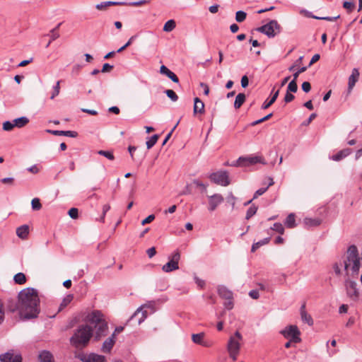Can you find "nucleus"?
I'll list each match as a JSON object with an SVG mask.
<instances>
[{
    "instance_id": "obj_1",
    "label": "nucleus",
    "mask_w": 362,
    "mask_h": 362,
    "mask_svg": "<svg viewBox=\"0 0 362 362\" xmlns=\"http://www.w3.org/2000/svg\"><path fill=\"white\" fill-rule=\"evenodd\" d=\"M18 304L10 306V311L18 310L22 319L30 320L37 317L40 313V298L38 292L33 288H25L18 296Z\"/></svg>"
},
{
    "instance_id": "obj_2",
    "label": "nucleus",
    "mask_w": 362,
    "mask_h": 362,
    "mask_svg": "<svg viewBox=\"0 0 362 362\" xmlns=\"http://www.w3.org/2000/svg\"><path fill=\"white\" fill-rule=\"evenodd\" d=\"M86 322L93 325L95 328L93 332L94 341H98L108 333V325L100 310H93L85 318Z\"/></svg>"
},
{
    "instance_id": "obj_3",
    "label": "nucleus",
    "mask_w": 362,
    "mask_h": 362,
    "mask_svg": "<svg viewBox=\"0 0 362 362\" xmlns=\"http://www.w3.org/2000/svg\"><path fill=\"white\" fill-rule=\"evenodd\" d=\"M93 336V327L88 324H82L75 329L70 338V343L76 349H83L88 345Z\"/></svg>"
},
{
    "instance_id": "obj_4",
    "label": "nucleus",
    "mask_w": 362,
    "mask_h": 362,
    "mask_svg": "<svg viewBox=\"0 0 362 362\" xmlns=\"http://www.w3.org/2000/svg\"><path fill=\"white\" fill-rule=\"evenodd\" d=\"M346 275L358 276L361 266L360 257L356 246L349 247L346 259L343 261Z\"/></svg>"
},
{
    "instance_id": "obj_5",
    "label": "nucleus",
    "mask_w": 362,
    "mask_h": 362,
    "mask_svg": "<svg viewBox=\"0 0 362 362\" xmlns=\"http://www.w3.org/2000/svg\"><path fill=\"white\" fill-rule=\"evenodd\" d=\"M243 336L239 331H236L234 335L230 337L227 344V351L233 361H235L240 352Z\"/></svg>"
},
{
    "instance_id": "obj_6",
    "label": "nucleus",
    "mask_w": 362,
    "mask_h": 362,
    "mask_svg": "<svg viewBox=\"0 0 362 362\" xmlns=\"http://www.w3.org/2000/svg\"><path fill=\"white\" fill-rule=\"evenodd\" d=\"M257 30L264 33L268 37H274L281 33V28L276 20H272L268 23L258 28Z\"/></svg>"
},
{
    "instance_id": "obj_7",
    "label": "nucleus",
    "mask_w": 362,
    "mask_h": 362,
    "mask_svg": "<svg viewBox=\"0 0 362 362\" xmlns=\"http://www.w3.org/2000/svg\"><path fill=\"white\" fill-rule=\"evenodd\" d=\"M257 163L265 165L266 162L263 157L260 156H241L232 165L234 166H250Z\"/></svg>"
},
{
    "instance_id": "obj_8",
    "label": "nucleus",
    "mask_w": 362,
    "mask_h": 362,
    "mask_svg": "<svg viewBox=\"0 0 362 362\" xmlns=\"http://www.w3.org/2000/svg\"><path fill=\"white\" fill-rule=\"evenodd\" d=\"M286 339H291L293 343H299L301 341L300 337V332L296 325H289L286 327L284 329L280 331Z\"/></svg>"
},
{
    "instance_id": "obj_9",
    "label": "nucleus",
    "mask_w": 362,
    "mask_h": 362,
    "mask_svg": "<svg viewBox=\"0 0 362 362\" xmlns=\"http://www.w3.org/2000/svg\"><path fill=\"white\" fill-rule=\"evenodd\" d=\"M209 179L214 183L221 185L228 186L230 185L228 174L226 170H220L209 175Z\"/></svg>"
},
{
    "instance_id": "obj_10",
    "label": "nucleus",
    "mask_w": 362,
    "mask_h": 362,
    "mask_svg": "<svg viewBox=\"0 0 362 362\" xmlns=\"http://www.w3.org/2000/svg\"><path fill=\"white\" fill-rule=\"evenodd\" d=\"M180 259V253L179 251L174 252L170 257H169V262L164 264L162 267V269L165 272H170L175 270H177L179 269L178 262Z\"/></svg>"
},
{
    "instance_id": "obj_11",
    "label": "nucleus",
    "mask_w": 362,
    "mask_h": 362,
    "mask_svg": "<svg viewBox=\"0 0 362 362\" xmlns=\"http://www.w3.org/2000/svg\"><path fill=\"white\" fill-rule=\"evenodd\" d=\"M0 361L1 362H22V356L21 354L11 350L0 355Z\"/></svg>"
},
{
    "instance_id": "obj_12",
    "label": "nucleus",
    "mask_w": 362,
    "mask_h": 362,
    "mask_svg": "<svg viewBox=\"0 0 362 362\" xmlns=\"http://www.w3.org/2000/svg\"><path fill=\"white\" fill-rule=\"evenodd\" d=\"M78 358L83 362H106L105 357L95 353L79 354Z\"/></svg>"
},
{
    "instance_id": "obj_13",
    "label": "nucleus",
    "mask_w": 362,
    "mask_h": 362,
    "mask_svg": "<svg viewBox=\"0 0 362 362\" xmlns=\"http://www.w3.org/2000/svg\"><path fill=\"white\" fill-rule=\"evenodd\" d=\"M209 199L208 209L210 211H214L216 207L224 200L223 196L220 194H215L214 195L209 196Z\"/></svg>"
},
{
    "instance_id": "obj_14",
    "label": "nucleus",
    "mask_w": 362,
    "mask_h": 362,
    "mask_svg": "<svg viewBox=\"0 0 362 362\" xmlns=\"http://www.w3.org/2000/svg\"><path fill=\"white\" fill-rule=\"evenodd\" d=\"M62 23H59L54 28L51 29L49 33H47V37H49V40L47 42V48L50 45V44L59 37L60 33L59 29L62 25Z\"/></svg>"
},
{
    "instance_id": "obj_15",
    "label": "nucleus",
    "mask_w": 362,
    "mask_h": 362,
    "mask_svg": "<svg viewBox=\"0 0 362 362\" xmlns=\"http://www.w3.org/2000/svg\"><path fill=\"white\" fill-rule=\"evenodd\" d=\"M346 287L347 291V294L351 298H357L358 296V291L356 288V284L354 281H346Z\"/></svg>"
},
{
    "instance_id": "obj_16",
    "label": "nucleus",
    "mask_w": 362,
    "mask_h": 362,
    "mask_svg": "<svg viewBox=\"0 0 362 362\" xmlns=\"http://www.w3.org/2000/svg\"><path fill=\"white\" fill-rule=\"evenodd\" d=\"M115 344V338L111 335L110 337L106 339L103 343L101 351L104 353H109L112 350V347Z\"/></svg>"
},
{
    "instance_id": "obj_17",
    "label": "nucleus",
    "mask_w": 362,
    "mask_h": 362,
    "mask_svg": "<svg viewBox=\"0 0 362 362\" xmlns=\"http://www.w3.org/2000/svg\"><path fill=\"white\" fill-rule=\"evenodd\" d=\"M300 317L303 322L307 323L308 325H313V320L310 314L305 310V304L303 303L300 308Z\"/></svg>"
},
{
    "instance_id": "obj_18",
    "label": "nucleus",
    "mask_w": 362,
    "mask_h": 362,
    "mask_svg": "<svg viewBox=\"0 0 362 362\" xmlns=\"http://www.w3.org/2000/svg\"><path fill=\"white\" fill-rule=\"evenodd\" d=\"M160 72L162 74H164L167 76L169 78H170L173 82L178 83L179 78L175 75V73L171 71L168 67H166L165 65H162L160 68Z\"/></svg>"
},
{
    "instance_id": "obj_19",
    "label": "nucleus",
    "mask_w": 362,
    "mask_h": 362,
    "mask_svg": "<svg viewBox=\"0 0 362 362\" xmlns=\"http://www.w3.org/2000/svg\"><path fill=\"white\" fill-rule=\"evenodd\" d=\"M358 78L359 71L357 69L355 68L352 70V73L349 78L348 88L349 90H352L356 83L358 81Z\"/></svg>"
},
{
    "instance_id": "obj_20",
    "label": "nucleus",
    "mask_w": 362,
    "mask_h": 362,
    "mask_svg": "<svg viewBox=\"0 0 362 362\" xmlns=\"http://www.w3.org/2000/svg\"><path fill=\"white\" fill-rule=\"evenodd\" d=\"M218 293L219 296L224 299H233V293L224 286L218 287Z\"/></svg>"
},
{
    "instance_id": "obj_21",
    "label": "nucleus",
    "mask_w": 362,
    "mask_h": 362,
    "mask_svg": "<svg viewBox=\"0 0 362 362\" xmlns=\"http://www.w3.org/2000/svg\"><path fill=\"white\" fill-rule=\"evenodd\" d=\"M29 233V227L27 225H23L16 229V235L21 239L27 238Z\"/></svg>"
},
{
    "instance_id": "obj_22",
    "label": "nucleus",
    "mask_w": 362,
    "mask_h": 362,
    "mask_svg": "<svg viewBox=\"0 0 362 362\" xmlns=\"http://www.w3.org/2000/svg\"><path fill=\"white\" fill-rule=\"evenodd\" d=\"M351 149L350 148H345L340 151H339L337 153L333 155L332 156V159L335 161H339L341 159L344 158L347 156H349L351 153Z\"/></svg>"
},
{
    "instance_id": "obj_23",
    "label": "nucleus",
    "mask_w": 362,
    "mask_h": 362,
    "mask_svg": "<svg viewBox=\"0 0 362 362\" xmlns=\"http://www.w3.org/2000/svg\"><path fill=\"white\" fill-rule=\"evenodd\" d=\"M204 112V103L199 98H194V114L200 113L202 114Z\"/></svg>"
},
{
    "instance_id": "obj_24",
    "label": "nucleus",
    "mask_w": 362,
    "mask_h": 362,
    "mask_svg": "<svg viewBox=\"0 0 362 362\" xmlns=\"http://www.w3.org/2000/svg\"><path fill=\"white\" fill-rule=\"evenodd\" d=\"M127 3L125 2H119V1H104L101 2L100 4H98L95 6V8L98 10H103L109 6H113V5H125Z\"/></svg>"
},
{
    "instance_id": "obj_25",
    "label": "nucleus",
    "mask_w": 362,
    "mask_h": 362,
    "mask_svg": "<svg viewBox=\"0 0 362 362\" xmlns=\"http://www.w3.org/2000/svg\"><path fill=\"white\" fill-rule=\"evenodd\" d=\"M204 333L201 332L198 334H193L192 336V339L194 343L202 345L204 346H207V344L204 341Z\"/></svg>"
},
{
    "instance_id": "obj_26",
    "label": "nucleus",
    "mask_w": 362,
    "mask_h": 362,
    "mask_svg": "<svg viewBox=\"0 0 362 362\" xmlns=\"http://www.w3.org/2000/svg\"><path fill=\"white\" fill-rule=\"evenodd\" d=\"M279 94V90H277L276 92L274 93L273 95L269 100H266L264 102V103L262 105V109L265 110L269 107L277 99Z\"/></svg>"
},
{
    "instance_id": "obj_27",
    "label": "nucleus",
    "mask_w": 362,
    "mask_h": 362,
    "mask_svg": "<svg viewBox=\"0 0 362 362\" xmlns=\"http://www.w3.org/2000/svg\"><path fill=\"white\" fill-rule=\"evenodd\" d=\"M14 127L21 128L25 126L28 122L29 119L26 117H21L19 118L15 119L13 121Z\"/></svg>"
},
{
    "instance_id": "obj_28",
    "label": "nucleus",
    "mask_w": 362,
    "mask_h": 362,
    "mask_svg": "<svg viewBox=\"0 0 362 362\" xmlns=\"http://www.w3.org/2000/svg\"><path fill=\"white\" fill-rule=\"evenodd\" d=\"M246 100V96L245 93H238L235 98L234 102V107L235 109H239L243 104L245 103Z\"/></svg>"
},
{
    "instance_id": "obj_29",
    "label": "nucleus",
    "mask_w": 362,
    "mask_h": 362,
    "mask_svg": "<svg viewBox=\"0 0 362 362\" xmlns=\"http://www.w3.org/2000/svg\"><path fill=\"white\" fill-rule=\"evenodd\" d=\"M270 241V238H265L257 243H254L252 245L251 251L252 252H255L258 248H259L261 246L267 245Z\"/></svg>"
},
{
    "instance_id": "obj_30",
    "label": "nucleus",
    "mask_w": 362,
    "mask_h": 362,
    "mask_svg": "<svg viewBox=\"0 0 362 362\" xmlns=\"http://www.w3.org/2000/svg\"><path fill=\"white\" fill-rule=\"evenodd\" d=\"M74 296L71 294L67 295L62 301L58 310L57 313L62 310L65 307H66L73 300Z\"/></svg>"
},
{
    "instance_id": "obj_31",
    "label": "nucleus",
    "mask_w": 362,
    "mask_h": 362,
    "mask_svg": "<svg viewBox=\"0 0 362 362\" xmlns=\"http://www.w3.org/2000/svg\"><path fill=\"white\" fill-rule=\"evenodd\" d=\"M13 281L16 284L22 285L26 282V276L23 273L19 272L14 275Z\"/></svg>"
},
{
    "instance_id": "obj_32",
    "label": "nucleus",
    "mask_w": 362,
    "mask_h": 362,
    "mask_svg": "<svg viewBox=\"0 0 362 362\" xmlns=\"http://www.w3.org/2000/svg\"><path fill=\"white\" fill-rule=\"evenodd\" d=\"M284 223L287 228H294L296 226V219L294 214H290L286 218Z\"/></svg>"
},
{
    "instance_id": "obj_33",
    "label": "nucleus",
    "mask_w": 362,
    "mask_h": 362,
    "mask_svg": "<svg viewBox=\"0 0 362 362\" xmlns=\"http://www.w3.org/2000/svg\"><path fill=\"white\" fill-rule=\"evenodd\" d=\"M175 21L174 20H169L165 23L163 30L165 32H170L175 29Z\"/></svg>"
},
{
    "instance_id": "obj_34",
    "label": "nucleus",
    "mask_w": 362,
    "mask_h": 362,
    "mask_svg": "<svg viewBox=\"0 0 362 362\" xmlns=\"http://www.w3.org/2000/svg\"><path fill=\"white\" fill-rule=\"evenodd\" d=\"M31 206L33 211H39L42 209V205L38 198H34L31 201Z\"/></svg>"
},
{
    "instance_id": "obj_35",
    "label": "nucleus",
    "mask_w": 362,
    "mask_h": 362,
    "mask_svg": "<svg viewBox=\"0 0 362 362\" xmlns=\"http://www.w3.org/2000/svg\"><path fill=\"white\" fill-rule=\"evenodd\" d=\"M158 135L154 134L146 141V147L148 149L151 148L157 142L158 139Z\"/></svg>"
},
{
    "instance_id": "obj_36",
    "label": "nucleus",
    "mask_w": 362,
    "mask_h": 362,
    "mask_svg": "<svg viewBox=\"0 0 362 362\" xmlns=\"http://www.w3.org/2000/svg\"><path fill=\"white\" fill-rule=\"evenodd\" d=\"M297 80H293L288 83L287 87V92L296 93L298 90Z\"/></svg>"
},
{
    "instance_id": "obj_37",
    "label": "nucleus",
    "mask_w": 362,
    "mask_h": 362,
    "mask_svg": "<svg viewBox=\"0 0 362 362\" xmlns=\"http://www.w3.org/2000/svg\"><path fill=\"white\" fill-rule=\"evenodd\" d=\"M247 13L243 11H238L235 13V20L237 22L241 23L246 18Z\"/></svg>"
},
{
    "instance_id": "obj_38",
    "label": "nucleus",
    "mask_w": 362,
    "mask_h": 362,
    "mask_svg": "<svg viewBox=\"0 0 362 362\" xmlns=\"http://www.w3.org/2000/svg\"><path fill=\"white\" fill-rule=\"evenodd\" d=\"M98 153L99 155L105 156V158H107V159H109L110 160H113L115 159V156H114L113 153L112 151L100 150L98 152Z\"/></svg>"
},
{
    "instance_id": "obj_39",
    "label": "nucleus",
    "mask_w": 362,
    "mask_h": 362,
    "mask_svg": "<svg viewBox=\"0 0 362 362\" xmlns=\"http://www.w3.org/2000/svg\"><path fill=\"white\" fill-rule=\"evenodd\" d=\"M257 211V206H255V205L251 206L247 211L245 218L247 220L250 219L252 216H253L256 214Z\"/></svg>"
},
{
    "instance_id": "obj_40",
    "label": "nucleus",
    "mask_w": 362,
    "mask_h": 362,
    "mask_svg": "<svg viewBox=\"0 0 362 362\" xmlns=\"http://www.w3.org/2000/svg\"><path fill=\"white\" fill-rule=\"evenodd\" d=\"M165 93L172 101L175 102L178 100V96L174 90L168 89L166 90Z\"/></svg>"
},
{
    "instance_id": "obj_41",
    "label": "nucleus",
    "mask_w": 362,
    "mask_h": 362,
    "mask_svg": "<svg viewBox=\"0 0 362 362\" xmlns=\"http://www.w3.org/2000/svg\"><path fill=\"white\" fill-rule=\"evenodd\" d=\"M272 230L276 231L280 234H284V228L281 223H275L273 226L271 228Z\"/></svg>"
},
{
    "instance_id": "obj_42",
    "label": "nucleus",
    "mask_w": 362,
    "mask_h": 362,
    "mask_svg": "<svg viewBox=\"0 0 362 362\" xmlns=\"http://www.w3.org/2000/svg\"><path fill=\"white\" fill-rule=\"evenodd\" d=\"M153 305H154V303L153 302H149L146 304H144L141 307H140L139 308H138L136 310V311L134 313V315L130 317V320H132L139 313H140V311L144 308H153Z\"/></svg>"
},
{
    "instance_id": "obj_43",
    "label": "nucleus",
    "mask_w": 362,
    "mask_h": 362,
    "mask_svg": "<svg viewBox=\"0 0 362 362\" xmlns=\"http://www.w3.org/2000/svg\"><path fill=\"white\" fill-rule=\"evenodd\" d=\"M305 223L308 226H317L320 224L319 219L305 218Z\"/></svg>"
},
{
    "instance_id": "obj_44",
    "label": "nucleus",
    "mask_w": 362,
    "mask_h": 362,
    "mask_svg": "<svg viewBox=\"0 0 362 362\" xmlns=\"http://www.w3.org/2000/svg\"><path fill=\"white\" fill-rule=\"evenodd\" d=\"M60 90L59 81H57L53 87V90L50 96L51 99H54L57 95H59Z\"/></svg>"
},
{
    "instance_id": "obj_45",
    "label": "nucleus",
    "mask_w": 362,
    "mask_h": 362,
    "mask_svg": "<svg viewBox=\"0 0 362 362\" xmlns=\"http://www.w3.org/2000/svg\"><path fill=\"white\" fill-rule=\"evenodd\" d=\"M343 7L347 11L348 13H351L354 9L355 5L351 1H344Z\"/></svg>"
},
{
    "instance_id": "obj_46",
    "label": "nucleus",
    "mask_w": 362,
    "mask_h": 362,
    "mask_svg": "<svg viewBox=\"0 0 362 362\" xmlns=\"http://www.w3.org/2000/svg\"><path fill=\"white\" fill-rule=\"evenodd\" d=\"M14 128L13 122L6 121L3 123V129L4 131H11Z\"/></svg>"
},
{
    "instance_id": "obj_47",
    "label": "nucleus",
    "mask_w": 362,
    "mask_h": 362,
    "mask_svg": "<svg viewBox=\"0 0 362 362\" xmlns=\"http://www.w3.org/2000/svg\"><path fill=\"white\" fill-rule=\"evenodd\" d=\"M69 216L73 219H76L78 216V210L76 208H71L68 212Z\"/></svg>"
},
{
    "instance_id": "obj_48",
    "label": "nucleus",
    "mask_w": 362,
    "mask_h": 362,
    "mask_svg": "<svg viewBox=\"0 0 362 362\" xmlns=\"http://www.w3.org/2000/svg\"><path fill=\"white\" fill-rule=\"evenodd\" d=\"M267 189H268V187L259 188V189H257L255 192L253 199H256L259 196L262 195L264 192H267Z\"/></svg>"
},
{
    "instance_id": "obj_49",
    "label": "nucleus",
    "mask_w": 362,
    "mask_h": 362,
    "mask_svg": "<svg viewBox=\"0 0 362 362\" xmlns=\"http://www.w3.org/2000/svg\"><path fill=\"white\" fill-rule=\"evenodd\" d=\"M4 307L2 300L0 299V324L4 321Z\"/></svg>"
},
{
    "instance_id": "obj_50",
    "label": "nucleus",
    "mask_w": 362,
    "mask_h": 362,
    "mask_svg": "<svg viewBox=\"0 0 362 362\" xmlns=\"http://www.w3.org/2000/svg\"><path fill=\"white\" fill-rule=\"evenodd\" d=\"M0 182L4 184H8L9 185H13L14 178L13 177H5L0 180Z\"/></svg>"
},
{
    "instance_id": "obj_51",
    "label": "nucleus",
    "mask_w": 362,
    "mask_h": 362,
    "mask_svg": "<svg viewBox=\"0 0 362 362\" xmlns=\"http://www.w3.org/2000/svg\"><path fill=\"white\" fill-rule=\"evenodd\" d=\"M306 69H307V66H302V67L299 68L298 69V71L293 74L294 80H297L299 74H300L301 73L305 71Z\"/></svg>"
},
{
    "instance_id": "obj_52",
    "label": "nucleus",
    "mask_w": 362,
    "mask_h": 362,
    "mask_svg": "<svg viewBox=\"0 0 362 362\" xmlns=\"http://www.w3.org/2000/svg\"><path fill=\"white\" fill-rule=\"evenodd\" d=\"M180 121H178L176 124L175 125V127L172 129V130L167 134V136H165L164 141H163V144L162 145L164 146L167 141H168V139L170 138L172 134H173V132L175 129V128L177 127V126L178 125Z\"/></svg>"
},
{
    "instance_id": "obj_53",
    "label": "nucleus",
    "mask_w": 362,
    "mask_h": 362,
    "mask_svg": "<svg viewBox=\"0 0 362 362\" xmlns=\"http://www.w3.org/2000/svg\"><path fill=\"white\" fill-rule=\"evenodd\" d=\"M248 84H249V79H248L247 76L246 75L243 76L241 78V86L243 88H245L246 87L248 86Z\"/></svg>"
},
{
    "instance_id": "obj_54",
    "label": "nucleus",
    "mask_w": 362,
    "mask_h": 362,
    "mask_svg": "<svg viewBox=\"0 0 362 362\" xmlns=\"http://www.w3.org/2000/svg\"><path fill=\"white\" fill-rule=\"evenodd\" d=\"M154 219L155 216L153 214H151L141 221V224L144 226L145 224L149 223L152 222Z\"/></svg>"
},
{
    "instance_id": "obj_55",
    "label": "nucleus",
    "mask_w": 362,
    "mask_h": 362,
    "mask_svg": "<svg viewBox=\"0 0 362 362\" xmlns=\"http://www.w3.org/2000/svg\"><path fill=\"white\" fill-rule=\"evenodd\" d=\"M63 136L75 138L78 136V133L75 131H64Z\"/></svg>"
},
{
    "instance_id": "obj_56",
    "label": "nucleus",
    "mask_w": 362,
    "mask_h": 362,
    "mask_svg": "<svg viewBox=\"0 0 362 362\" xmlns=\"http://www.w3.org/2000/svg\"><path fill=\"white\" fill-rule=\"evenodd\" d=\"M302 89L304 92L308 93L311 89V85L309 82L305 81L302 83Z\"/></svg>"
},
{
    "instance_id": "obj_57",
    "label": "nucleus",
    "mask_w": 362,
    "mask_h": 362,
    "mask_svg": "<svg viewBox=\"0 0 362 362\" xmlns=\"http://www.w3.org/2000/svg\"><path fill=\"white\" fill-rule=\"evenodd\" d=\"M224 307L227 310L233 309V299H226V301L224 303Z\"/></svg>"
},
{
    "instance_id": "obj_58",
    "label": "nucleus",
    "mask_w": 362,
    "mask_h": 362,
    "mask_svg": "<svg viewBox=\"0 0 362 362\" xmlns=\"http://www.w3.org/2000/svg\"><path fill=\"white\" fill-rule=\"evenodd\" d=\"M295 96L291 93L287 92L284 97V101L288 103L293 100Z\"/></svg>"
},
{
    "instance_id": "obj_59",
    "label": "nucleus",
    "mask_w": 362,
    "mask_h": 362,
    "mask_svg": "<svg viewBox=\"0 0 362 362\" xmlns=\"http://www.w3.org/2000/svg\"><path fill=\"white\" fill-rule=\"evenodd\" d=\"M150 0H141V1H138L130 2L127 4L129 6H139L145 3L148 2Z\"/></svg>"
},
{
    "instance_id": "obj_60",
    "label": "nucleus",
    "mask_w": 362,
    "mask_h": 362,
    "mask_svg": "<svg viewBox=\"0 0 362 362\" xmlns=\"http://www.w3.org/2000/svg\"><path fill=\"white\" fill-rule=\"evenodd\" d=\"M342 265L341 263L339 264V263H335L333 265V269L334 271V273L337 274V275H340L341 274V269H340V267Z\"/></svg>"
},
{
    "instance_id": "obj_61",
    "label": "nucleus",
    "mask_w": 362,
    "mask_h": 362,
    "mask_svg": "<svg viewBox=\"0 0 362 362\" xmlns=\"http://www.w3.org/2000/svg\"><path fill=\"white\" fill-rule=\"evenodd\" d=\"M110 206L109 204H105L103 207V215L101 216V221H104V218L106 213L110 210Z\"/></svg>"
},
{
    "instance_id": "obj_62",
    "label": "nucleus",
    "mask_w": 362,
    "mask_h": 362,
    "mask_svg": "<svg viewBox=\"0 0 362 362\" xmlns=\"http://www.w3.org/2000/svg\"><path fill=\"white\" fill-rule=\"evenodd\" d=\"M146 253L149 258H152L156 253V248L154 247H150L147 250Z\"/></svg>"
},
{
    "instance_id": "obj_63",
    "label": "nucleus",
    "mask_w": 362,
    "mask_h": 362,
    "mask_svg": "<svg viewBox=\"0 0 362 362\" xmlns=\"http://www.w3.org/2000/svg\"><path fill=\"white\" fill-rule=\"evenodd\" d=\"M249 296L253 299H257L259 296V292L257 290H252L249 292Z\"/></svg>"
},
{
    "instance_id": "obj_64",
    "label": "nucleus",
    "mask_w": 362,
    "mask_h": 362,
    "mask_svg": "<svg viewBox=\"0 0 362 362\" xmlns=\"http://www.w3.org/2000/svg\"><path fill=\"white\" fill-rule=\"evenodd\" d=\"M112 68H113L112 65H110V64L106 63V64H103L101 71L102 72H107V71H110V70H112Z\"/></svg>"
}]
</instances>
